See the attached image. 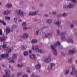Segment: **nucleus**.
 Listing matches in <instances>:
<instances>
[{
  "label": "nucleus",
  "mask_w": 77,
  "mask_h": 77,
  "mask_svg": "<svg viewBox=\"0 0 77 77\" xmlns=\"http://www.w3.org/2000/svg\"><path fill=\"white\" fill-rule=\"evenodd\" d=\"M62 23L61 20H59L57 22H56V24L57 25H60Z\"/></svg>",
  "instance_id": "obj_15"
},
{
  "label": "nucleus",
  "mask_w": 77,
  "mask_h": 77,
  "mask_svg": "<svg viewBox=\"0 0 77 77\" xmlns=\"http://www.w3.org/2000/svg\"><path fill=\"white\" fill-rule=\"evenodd\" d=\"M35 67L37 69H39L41 68V64H38L36 65Z\"/></svg>",
  "instance_id": "obj_14"
},
{
  "label": "nucleus",
  "mask_w": 77,
  "mask_h": 77,
  "mask_svg": "<svg viewBox=\"0 0 77 77\" xmlns=\"http://www.w3.org/2000/svg\"><path fill=\"white\" fill-rule=\"evenodd\" d=\"M76 53V50L75 49L70 50L69 51L68 54L69 55H72Z\"/></svg>",
  "instance_id": "obj_6"
},
{
  "label": "nucleus",
  "mask_w": 77,
  "mask_h": 77,
  "mask_svg": "<svg viewBox=\"0 0 77 77\" xmlns=\"http://www.w3.org/2000/svg\"><path fill=\"white\" fill-rule=\"evenodd\" d=\"M5 20H10L11 19V17L9 16H5Z\"/></svg>",
  "instance_id": "obj_28"
},
{
  "label": "nucleus",
  "mask_w": 77,
  "mask_h": 77,
  "mask_svg": "<svg viewBox=\"0 0 77 77\" xmlns=\"http://www.w3.org/2000/svg\"><path fill=\"white\" fill-rule=\"evenodd\" d=\"M12 57L13 58V59H17V55L15 54H13V55Z\"/></svg>",
  "instance_id": "obj_30"
},
{
  "label": "nucleus",
  "mask_w": 77,
  "mask_h": 77,
  "mask_svg": "<svg viewBox=\"0 0 77 77\" xmlns=\"http://www.w3.org/2000/svg\"><path fill=\"white\" fill-rule=\"evenodd\" d=\"M24 55L25 56H27L28 55V52L26 51L24 53Z\"/></svg>",
  "instance_id": "obj_35"
},
{
  "label": "nucleus",
  "mask_w": 77,
  "mask_h": 77,
  "mask_svg": "<svg viewBox=\"0 0 77 77\" xmlns=\"http://www.w3.org/2000/svg\"><path fill=\"white\" fill-rule=\"evenodd\" d=\"M51 35H52V34H50V33H48L45 35V38H48V37H50Z\"/></svg>",
  "instance_id": "obj_20"
},
{
  "label": "nucleus",
  "mask_w": 77,
  "mask_h": 77,
  "mask_svg": "<svg viewBox=\"0 0 77 77\" xmlns=\"http://www.w3.org/2000/svg\"><path fill=\"white\" fill-rule=\"evenodd\" d=\"M66 32H63L61 34V36H63V35H66Z\"/></svg>",
  "instance_id": "obj_34"
},
{
  "label": "nucleus",
  "mask_w": 77,
  "mask_h": 77,
  "mask_svg": "<svg viewBox=\"0 0 77 77\" xmlns=\"http://www.w3.org/2000/svg\"><path fill=\"white\" fill-rule=\"evenodd\" d=\"M61 36V39L63 41H64V40L66 39V37H65V36Z\"/></svg>",
  "instance_id": "obj_26"
},
{
  "label": "nucleus",
  "mask_w": 77,
  "mask_h": 77,
  "mask_svg": "<svg viewBox=\"0 0 77 77\" xmlns=\"http://www.w3.org/2000/svg\"><path fill=\"white\" fill-rule=\"evenodd\" d=\"M31 42L32 44H34V43H36V42H37V41L35 39H33L32 40Z\"/></svg>",
  "instance_id": "obj_19"
},
{
  "label": "nucleus",
  "mask_w": 77,
  "mask_h": 77,
  "mask_svg": "<svg viewBox=\"0 0 77 77\" xmlns=\"http://www.w3.org/2000/svg\"><path fill=\"white\" fill-rule=\"evenodd\" d=\"M29 53H32V50H29Z\"/></svg>",
  "instance_id": "obj_51"
},
{
  "label": "nucleus",
  "mask_w": 77,
  "mask_h": 77,
  "mask_svg": "<svg viewBox=\"0 0 77 77\" xmlns=\"http://www.w3.org/2000/svg\"><path fill=\"white\" fill-rule=\"evenodd\" d=\"M14 21L16 24L17 23V18H14Z\"/></svg>",
  "instance_id": "obj_39"
},
{
  "label": "nucleus",
  "mask_w": 77,
  "mask_h": 77,
  "mask_svg": "<svg viewBox=\"0 0 77 77\" xmlns=\"http://www.w3.org/2000/svg\"><path fill=\"white\" fill-rule=\"evenodd\" d=\"M69 69L66 70L65 72V74L66 75H67V74H68L69 73Z\"/></svg>",
  "instance_id": "obj_23"
},
{
  "label": "nucleus",
  "mask_w": 77,
  "mask_h": 77,
  "mask_svg": "<svg viewBox=\"0 0 77 77\" xmlns=\"http://www.w3.org/2000/svg\"><path fill=\"white\" fill-rule=\"evenodd\" d=\"M57 12L56 11H53L52 12V14L53 15H56Z\"/></svg>",
  "instance_id": "obj_44"
},
{
  "label": "nucleus",
  "mask_w": 77,
  "mask_h": 77,
  "mask_svg": "<svg viewBox=\"0 0 77 77\" xmlns=\"http://www.w3.org/2000/svg\"><path fill=\"white\" fill-rule=\"evenodd\" d=\"M21 48L22 49V50H24L25 49V47H24V46H22L21 47Z\"/></svg>",
  "instance_id": "obj_46"
},
{
  "label": "nucleus",
  "mask_w": 77,
  "mask_h": 77,
  "mask_svg": "<svg viewBox=\"0 0 77 77\" xmlns=\"http://www.w3.org/2000/svg\"><path fill=\"white\" fill-rule=\"evenodd\" d=\"M17 27V26L15 25H13L12 26V29H13V28H16Z\"/></svg>",
  "instance_id": "obj_41"
},
{
  "label": "nucleus",
  "mask_w": 77,
  "mask_h": 77,
  "mask_svg": "<svg viewBox=\"0 0 77 77\" xmlns=\"http://www.w3.org/2000/svg\"><path fill=\"white\" fill-rule=\"evenodd\" d=\"M72 1L73 3H75V2H76V0H72Z\"/></svg>",
  "instance_id": "obj_52"
},
{
  "label": "nucleus",
  "mask_w": 77,
  "mask_h": 77,
  "mask_svg": "<svg viewBox=\"0 0 77 77\" xmlns=\"http://www.w3.org/2000/svg\"><path fill=\"white\" fill-rule=\"evenodd\" d=\"M62 15L63 17H66L67 15V14L66 13H64L62 14Z\"/></svg>",
  "instance_id": "obj_27"
},
{
  "label": "nucleus",
  "mask_w": 77,
  "mask_h": 77,
  "mask_svg": "<svg viewBox=\"0 0 77 77\" xmlns=\"http://www.w3.org/2000/svg\"><path fill=\"white\" fill-rule=\"evenodd\" d=\"M63 47H62V46H60V49H62V48H63Z\"/></svg>",
  "instance_id": "obj_59"
},
{
  "label": "nucleus",
  "mask_w": 77,
  "mask_h": 77,
  "mask_svg": "<svg viewBox=\"0 0 77 77\" xmlns=\"http://www.w3.org/2000/svg\"><path fill=\"white\" fill-rule=\"evenodd\" d=\"M8 13H9V11H5L4 12L3 14V15H6V14H8Z\"/></svg>",
  "instance_id": "obj_21"
},
{
  "label": "nucleus",
  "mask_w": 77,
  "mask_h": 77,
  "mask_svg": "<svg viewBox=\"0 0 77 77\" xmlns=\"http://www.w3.org/2000/svg\"><path fill=\"white\" fill-rule=\"evenodd\" d=\"M66 8V5H64L63 6V8Z\"/></svg>",
  "instance_id": "obj_60"
},
{
  "label": "nucleus",
  "mask_w": 77,
  "mask_h": 77,
  "mask_svg": "<svg viewBox=\"0 0 77 77\" xmlns=\"http://www.w3.org/2000/svg\"><path fill=\"white\" fill-rule=\"evenodd\" d=\"M17 74L18 76H20V75H21V73H18Z\"/></svg>",
  "instance_id": "obj_49"
},
{
  "label": "nucleus",
  "mask_w": 77,
  "mask_h": 77,
  "mask_svg": "<svg viewBox=\"0 0 77 77\" xmlns=\"http://www.w3.org/2000/svg\"><path fill=\"white\" fill-rule=\"evenodd\" d=\"M35 75H34V74H32V75H31V77H35Z\"/></svg>",
  "instance_id": "obj_54"
},
{
  "label": "nucleus",
  "mask_w": 77,
  "mask_h": 77,
  "mask_svg": "<svg viewBox=\"0 0 77 77\" xmlns=\"http://www.w3.org/2000/svg\"><path fill=\"white\" fill-rule=\"evenodd\" d=\"M6 40V38L5 37H0V41L2 42L3 41Z\"/></svg>",
  "instance_id": "obj_16"
},
{
  "label": "nucleus",
  "mask_w": 77,
  "mask_h": 77,
  "mask_svg": "<svg viewBox=\"0 0 77 77\" xmlns=\"http://www.w3.org/2000/svg\"><path fill=\"white\" fill-rule=\"evenodd\" d=\"M12 52V49H10L8 51V53H11Z\"/></svg>",
  "instance_id": "obj_40"
},
{
  "label": "nucleus",
  "mask_w": 77,
  "mask_h": 77,
  "mask_svg": "<svg viewBox=\"0 0 77 77\" xmlns=\"http://www.w3.org/2000/svg\"><path fill=\"white\" fill-rule=\"evenodd\" d=\"M32 56H33V59H36V56H35V55L32 54Z\"/></svg>",
  "instance_id": "obj_47"
},
{
  "label": "nucleus",
  "mask_w": 77,
  "mask_h": 77,
  "mask_svg": "<svg viewBox=\"0 0 77 77\" xmlns=\"http://www.w3.org/2000/svg\"><path fill=\"white\" fill-rule=\"evenodd\" d=\"M17 66L18 68H21V67H23V65H20V64H18L17 65Z\"/></svg>",
  "instance_id": "obj_36"
},
{
  "label": "nucleus",
  "mask_w": 77,
  "mask_h": 77,
  "mask_svg": "<svg viewBox=\"0 0 77 77\" xmlns=\"http://www.w3.org/2000/svg\"><path fill=\"white\" fill-rule=\"evenodd\" d=\"M23 77H27V75L26 74H25L23 75Z\"/></svg>",
  "instance_id": "obj_53"
},
{
  "label": "nucleus",
  "mask_w": 77,
  "mask_h": 77,
  "mask_svg": "<svg viewBox=\"0 0 77 77\" xmlns=\"http://www.w3.org/2000/svg\"><path fill=\"white\" fill-rule=\"evenodd\" d=\"M44 60L45 62H47V63H48V62H51V59L50 57H48V58H47V59H44Z\"/></svg>",
  "instance_id": "obj_9"
},
{
  "label": "nucleus",
  "mask_w": 77,
  "mask_h": 77,
  "mask_svg": "<svg viewBox=\"0 0 77 77\" xmlns=\"http://www.w3.org/2000/svg\"><path fill=\"white\" fill-rule=\"evenodd\" d=\"M23 29L24 30H27L28 29L27 28V27H26L23 28Z\"/></svg>",
  "instance_id": "obj_50"
},
{
  "label": "nucleus",
  "mask_w": 77,
  "mask_h": 77,
  "mask_svg": "<svg viewBox=\"0 0 77 77\" xmlns=\"http://www.w3.org/2000/svg\"><path fill=\"white\" fill-rule=\"evenodd\" d=\"M47 22L48 24H51L52 23V20L51 19H48L47 20Z\"/></svg>",
  "instance_id": "obj_25"
},
{
  "label": "nucleus",
  "mask_w": 77,
  "mask_h": 77,
  "mask_svg": "<svg viewBox=\"0 0 77 77\" xmlns=\"http://www.w3.org/2000/svg\"><path fill=\"white\" fill-rule=\"evenodd\" d=\"M7 45V44L6 43V42H4L3 45L0 46V49H1L2 48H5V47H6Z\"/></svg>",
  "instance_id": "obj_10"
},
{
  "label": "nucleus",
  "mask_w": 77,
  "mask_h": 77,
  "mask_svg": "<svg viewBox=\"0 0 77 77\" xmlns=\"http://www.w3.org/2000/svg\"><path fill=\"white\" fill-rule=\"evenodd\" d=\"M67 42L69 43L71 42V43H73V40L70 38H69L67 40Z\"/></svg>",
  "instance_id": "obj_22"
},
{
  "label": "nucleus",
  "mask_w": 77,
  "mask_h": 77,
  "mask_svg": "<svg viewBox=\"0 0 77 77\" xmlns=\"http://www.w3.org/2000/svg\"><path fill=\"white\" fill-rule=\"evenodd\" d=\"M60 45V43L59 42H57V43H55L54 45H51V48L52 50L54 55V56H57V51L55 48V47Z\"/></svg>",
  "instance_id": "obj_1"
},
{
  "label": "nucleus",
  "mask_w": 77,
  "mask_h": 77,
  "mask_svg": "<svg viewBox=\"0 0 77 77\" xmlns=\"http://www.w3.org/2000/svg\"><path fill=\"white\" fill-rule=\"evenodd\" d=\"M22 26H27V24L26 23V22H23L22 23Z\"/></svg>",
  "instance_id": "obj_24"
},
{
  "label": "nucleus",
  "mask_w": 77,
  "mask_h": 77,
  "mask_svg": "<svg viewBox=\"0 0 77 77\" xmlns=\"http://www.w3.org/2000/svg\"><path fill=\"white\" fill-rule=\"evenodd\" d=\"M0 23L2 24L4 26H6V23L5 22L4 20H0Z\"/></svg>",
  "instance_id": "obj_17"
},
{
  "label": "nucleus",
  "mask_w": 77,
  "mask_h": 77,
  "mask_svg": "<svg viewBox=\"0 0 77 77\" xmlns=\"http://www.w3.org/2000/svg\"><path fill=\"white\" fill-rule=\"evenodd\" d=\"M39 29H38L36 31V35H39Z\"/></svg>",
  "instance_id": "obj_33"
},
{
  "label": "nucleus",
  "mask_w": 77,
  "mask_h": 77,
  "mask_svg": "<svg viewBox=\"0 0 77 77\" xmlns=\"http://www.w3.org/2000/svg\"><path fill=\"white\" fill-rule=\"evenodd\" d=\"M73 7H74V5L71 3L69 4L67 6L68 8H69V9H71V8H72Z\"/></svg>",
  "instance_id": "obj_12"
},
{
  "label": "nucleus",
  "mask_w": 77,
  "mask_h": 77,
  "mask_svg": "<svg viewBox=\"0 0 77 77\" xmlns=\"http://www.w3.org/2000/svg\"><path fill=\"white\" fill-rule=\"evenodd\" d=\"M19 22H21L22 21V20L21 19H20L19 20Z\"/></svg>",
  "instance_id": "obj_62"
},
{
  "label": "nucleus",
  "mask_w": 77,
  "mask_h": 77,
  "mask_svg": "<svg viewBox=\"0 0 77 77\" xmlns=\"http://www.w3.org/2000/svg\"><path fill=\"white\" fill-rule=\"evenodd\" d=\"M9 56V54L8 53H6V54H2L1 55V58H0V61L2 60V59H4L5 57H8Z\"/></svg>",
  "instance_id": "obj_5"
},
{
  "label": "nucleus",
  "mask_w": 77,
  "mask_h": 77,
  "mask_svg": "<svg viewBox=\"0 0 77 77\" xmlns=\"http://www.w3.org/2000/svg\"><path fill=\"white\" fill-rule=\"evenodd\" d=\"M27 72L28 73H30V71L29 70H28L27 71Z\"/></svg>",
  "instance_id": "obj_57"
},
{
  "label": "nucleus",
  "mask_w": 77,
  "mask_h": 77,
  "mask_svg": "<svg viewBox=\"0 0 77 77\" xmlns=\"http://www.w3.org/2000/svg\"><path fill=\"white\" fill-rule=\"evenodd\" d=\"M57 35H60V31L58 29L57 30Z\"/></svg>",
  "instance_id": "obj_38"
},
{
  "label": "nucleus",
  "mask_w": 77,
  "mask_h": 77,
  "mask_svg": "<svg viewBox=\"0 0 77 77\" xmlns=\"http://www.w3.org/2000/svg\"><path fill=\"white\" fill-rule=\"evenodd\" d=\"M33 50H35L36 52H38V50L39 49V46H34L32 47Z\"/></svg>",
  "instance_id": "obj_11"
},
{
  "label": "nucleus",
  "mask_w": 77,
  "mask_h": 77,
  "mask_svg": "<svg viewBox=\"0 0 77 77\" xmlns=\"http://www.w3.org/2000/svg\"><path fill=\"white\" fill-rule=\"evenodd\" d=\"M72 71L71 73V75H74L73 73L74 72H75V73H76V74L77 73V70H75V69L73 68V67H72Z\"/></svg>",
  "instance_id": "obj_8"
},
{
  "label": "nucleus",
  "mask_w": 77,
  "mask_h": 77,
  "mask_svg": "<svg viewBox=\"0 0 77 77\" xmlns=\"http://www.w3.org/2000/svg\"><path fill=\"white\" fill-rule=\"evenodd\" d=\"M11 30V28L9 27H7L6 28V29L4 30V31L6 33V35H8V34H9L11 33V32H13L14 29L12 28V30Z\"/></svg>",
  "instance_id": "obj_2"
},
{
  "label": "nucleus",
  "mask_w": 77,
  "mask_h": 77,
  "mask_svg": "<svg viewBox=\"0 0 77 77\" xmlns=\"http://www.w3.org/2000/svg\"><path fill=\"white\" fill-rule=\"evenodd\" d=\"M39 5L40 6L42 7V6H43V4H42L41 3Z\"/></svg>",
  "instance_id": "obj_55"
},
{
  "label": "nucleus",
  "mask_w": 77,
  "mask_h": 77,
  "mask_svg": "<svg viewBox=\"0 0 77 77\" xmlns=\"http://www.w3.org/2000/svg\"><path fill=\"white\" fill-rule=\"evenodd\" d=\"M3 35V33H2V29H0V35Z\"/></svg>",
  "instance_id": "obj_45"
},
{
  "label": "nucleus",
  "mask_w": 77,
  "mask_h": 77,
  "mask_svg": "<svg viewBox=\"0 0 77 77\" xmlns=\"http://www.w3.org/2000/svg\"><path fill=\"white\" fill-rule=\"evenodd\" d=\"M16 13L19 15H22L23 17H24L26 14L25 13L23 12L21 10H17Z\"/></svg>",
  "instance_id": "obj_3"
},
{
  "label": "nucleus",
  "mask_w": 77,
  "mask_h": 77,
  "mask_svg": "<svg viewBox=\"0 0 77 77\" xmlns=\"http://www.w3.org/2000/svg\"><path fill=\"white\" fill-rule=\"evenodd\" d=\"M32 9H35V7H32Z\"/></svg>",
  "instance_id": "obj_63"
},
{
  "label": "nucleus",
  "mask_w": 77,
  "mask_h": 77,
  "mask_svg": "<svg viewBox=\"0 0 77 77\" xmlns=\"http://www.w3.org/2000/svg\"><path fill=\"white\" fill-rule=\"evenodd\" d=\"M5 48L4 49L5 51H7V50H8V49L9 48L8 47H6H6L5 48Z\"/></svg>",
  "instance_id": "obj_42"
},
{
  "label": "nucleus",
  "mask_w": 77,
  "mask_h": 77,
  "mask_svg": "<svg viewBox=\"0 0 77 77\" xmlns=\"http://www.w3.org/2000/svg\"><path fill=\"white\" fill-rule=\"evenodd\" d=\"M32 55H29V57L30 58H32Z\"/></svg>",
  "instance_id": "obj_64"
},
{
  "label": "nucleus",
  "mask_w": 77,
  "mask_h": 77,
  "mask_svg": "<svg viewBox=\"0 0 77 77\" xmlns=\"http://www.w3.org/2000/svg\"><path fill=\"white\" fill-rule=\"evenodd\" d=\"M44 16H45V17H48V14H45L44 15Z\"/></svg>",
  "instance_id": "obj_56"
},
{
  "label": "nucleus",
  "mask_w": 77,
  "mask_h": 77,
  "mask_svg": "<svg viewBox=\"0 0 77 77\" xmlns=\"http://www.w3.org/2000/svg\"><path fill=\"white\" fill-rule=\"evenodd\" d=\"M23 37L24 39H27L28 37V34L26 33L23 34Z\"/></svg>",
  "instance_id": "obj_13"
},
{
  "label": "nucleus",
  "mask_w": 77,
  "mask_h": 77,
  "mask_svg": "<svg viewBox=\"0 0 77 77\" xmlns=\"http://www.w3.org/2000/svg\"><path fill=\"white\" fill-rule=\"evenodd\" d=\"M72 59L71 58L69 59L68 60V62L69 63H71V62H72Z\"/></svg>",
  "instance_id": "obj_43"
},
{
  "label": "nucleus",
  "mask_w": 77,
  "mask_h": 77,
  "mask_svg": "<svg viewBox=\"0 0 77 77\" xmlns=\"http://www.w3.org/2000/svg\"><path fill=\"white\" fill-rule=\"evenodd\" d=\"M5 72L6 74L3 75V77H10V76L9 74H10V71H9V70H5ZM11 77H15V75H13Z\"/></svg>",
  "instance_id": "obj_4"
},
{
  "label": "nucleus",
  "mask_w": 77,
  "mask_h": 77,
  "mask_svg": "<svg viewBox=\"0 0 77 77\" xmlns=\"http://www.w3.org/2000/svg\"><path fill=\"white\" fill-rule=\"evenodd\" d=\"M48 57H49L50 58H51V55H49Z\"/></svg>",
  "instance_id": "obj_58"
},
{
  "label": "nucleus",
  "mask_w": 77,
  "mask_h": 77,
  "mask_svg": "<svg viewBox=\"0 0 77 77\" xmlns=\"http://www.w3.org/2000/svg\"><path fill=\"white\" fill-rule=\"evenodd\" d=\"M38 52H39L41 53H43V52H44V51L42 50H41V49H39L37 50V52H38Z\"/></svg>",
  "instance_id": "obj_29"
},
{
  "label": "nucleus",
  "mask_w": 77,
  "mask_h": 77,
  "mask_svg": "<svg viewBox=\"0 0 77 77\" xmlns=\"http://www.w3.org/2000/svg\"><path fill=\"white\" fill-rule=\"evenodd\" d=\"M70 27H72H72H73V25H70Z\"/></svg>",
  "instance_id": "obj_61"
},
{
  "label": "nucleus",
  "mask_w": 77,
  "mask_h": 77,
  "mask_svg": "<svg viewBox=\"0 0 77 77\" xmlns=\"http://www.w3.org/2000/svg\"><path fill=\"white\" fill-rule=\"evenodd\" d=\"M12 4H7L6 5V6L7 7V8H9L10 7H11V6H12Z\"/></svg>",
  "instance_id": "obj_31"
},
{
  "label": "nucleus",
  "mask_w": 77,
  "mask_h": 77,
  "mask_svg": "<svg viewBox=\"0 0 77 77\" xmlns=\"http://www.w3.org/2000/svg\"><path fill=\"white\" fill-rule=\"evenodd\" d=\"M9 62H12V63H14L15 62V60L14 59L11 58H9L8 59Z\"/></svg>",
  "instance_id": "obj_18"
},
{
  "label": "nucleus",
  "mask_w": 77,
  "mask_h": 77,
  "mask_svg": "<svg viewBox=\"0 0 77 77\" xmlns=\"http://www.w3.org/2000/svg\"><path fill=\"white\" fill-rule=\"evenodd\" d=\"M39 12V10H37L35 12H29V15H31V16H33V15H37V13Z\"/></svg>",
  "instance_id": "obj_7"
},
{
  "label": "nucleus",
  "mask_w": 77,
  "mask_h": 77,
  "mask_svg": "<svg viewBox=\"0 0 77 77\" xmlns=\"http://www.w3.org/2000/svg\"><path fill=\"white\" fill-rule=\"evenodd\" d=\"M55 66V64L53 63H51L50 66L52 68V67H53Z\"/></svg>",
  "instance_id": "obj_32"
},
{
  "label": "nucleus",
  "mask_w": 77,
  "mask_h": 77,
  "mask_svg": "<svg viewBox=\"0 0 77 77\" xmlns=\"http://www.w3.org/2000/svg\"><path fill=\"white\" fill-rule=\"evenodd\" d=\"M2 66L3 68H6V67L4 64H2Z\"/></svg>",
  "instance_id": "obj_48"
},
{
  "label": "nucleus",
  "mask_w": 77,
  "mask_h": 77,
  "mask_svg": "<svg viewBox=\"0 0 77 77\" xmlns=\"http://www.w3.org/2000/svg\"><path fill=\"white\" fill-rule=\"evenodd\" d=\"M48 70H50L52 69V68L50 66H48Z\"/></svg>",
  "instance_id": "obj_37"
}]
</instances>
